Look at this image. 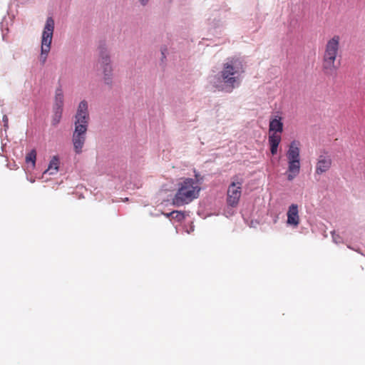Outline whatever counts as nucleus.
Segmentation results:
<instances>
[{"instance_id": "f257e3e1", "label": "nucleus", "mask_w": 365, "mask_h": 365, "mask_svg": "<svg viewBox=\"0 0 365 365\" xmlns=\"http://www.w3.org/2000/svg\"><path fill=\"white\" fill-rule=\"evenodd\" d=\"M243 71L242 62L232 59L224 64L220 73L209 76L208 81L215 89L230 93L237 86L239 76Z\"/></svg>"}, {"instance_id": "f03ea898", "label": "nucleus", "mask_w": 365, "mask_h": 365, "mask_svg": "<svg viewBox=\"0 0 365 365\" xmlns=\"http://www.w3.org/2000/svg\"><path fill=\"white\" fill-rule=\"evenodd\" d=\"M339 41L340 37L336 35L329 39L325 45L322 69L326 75H333L340 66V59H337L339 52Z\"/></svg>"}, {"instance_id": "7ed1b4c3", "label": "nucleus", "mask_w": 365, "mask_h": 365, "mask_svg": "<svg viewBox=\"0 0 365 365\" xmlns=\"http://www.w3.org/2000/svg\"><path fill=\"white\" fill-rule=\"evenodd\" d=\"M178 185V189L173 198L174 206H182L199 197L201 187L198 185H195L193 178H183Z\"/></svg>"}, {"instance_id": "20e7f679", "label": "nucleus", "mask_w": 365, "mask_h": 365, "mask_svg": "<svg viewBox=\"0 0 365 365\" xmlns=\"http://www.w3.org/2000/svg\"><path fill=\"white\" fill-rule=\"evenodd\" d=\"M55 28V22L51 16L46 19L41 35V55L39 61L43 65L51 50L53 35Z\"/></svg>"}, {"instance_id": "39448f33", "label": "nucleus", "mask_w": 365, "mask_h": 365, "mask_svg": "<svg viewBox=\"0 0 365 365\" xmlns=\"http://www.w3.org/2000/svg\"><path fill=\"white\" fill-rule=\"evenodd\" d=\"M98 63L103 74V81L109 87L113 86V68L111 66L110 57L104 46H100V56Z\"/></svg>"}, {"instance_id": "423d86ee", "label": "nucleus", "mask_w": 365, "mask_h": 365, "mask_svg": "<svg viewBox=\"0 0 365 365\" xmlns=\"http://www.w3.org/2000/svg\"><path fill=\"white\" fill-rule=\"evenodd\" d=\"M64 96L61 86L58 87L55 91L54 103L53 105V115L51 124L56 126L62 118L63 111Z\"/></svg>"}, {"instance_id": "0eeeda50", "label": "nucleus", "mask_w": 365, "mask_h": 365, "mask_svg": "<svg viewBox=\"0 0 365 365\" xmlns=\"http://www.w3.org/2000/svg\"><path fill=\"white\" fill-rule=\"evenodd\" d=\"M88 125H74V130L72 134V143L73 145V150L76 154L82 153L83 147L85 144L86 139V133Z\"/></svg>"}, {"instance_id": "6e6552de", "label": "nucleus", "mask_w": 365, "mask_h": 365, "mask_svg": "<svg viewBox=\"0 0 365 365\" xmlns=\"http://www.w3.org/2000/svg\"><path fill=\"white\" fill-rule=\"evenodd\" d=\"M89 119L88 103L86 100H82L78 103L74 115V125H88Z\"/></svg>"}, {"instance_id": "1a4fd4ad", "label": "nucleus", "mask_w": 365, "mask_h": 365, "mask_svg": "<svg viewBox=\"0 0 365 365\" xmlns=\"http://www.w3.org/2000/svg\"><path fill=\"white\" fill-rule=\"evenodd\" d=\"M331 157L326 153L320 154L317 158L315 174L322 175L328 171L331 166Z\"/></svg>"}, {"instance_id": "9d476101", "label": "nucleus", "mask_w": 365, "mask_h": 365, "mask_svg": "<svg viewBox=\"0 0 365 365\" xmlns=\"http://www.w3.org/2000/svg\"><path fill=\"white\" fill-rule=\"evenodd\" d=\"M240 195V187L237 186L235 182H232L227 190V205L232 207H235L238 204Z\"/></svg>"}, {"instance_id": "9b49d317", "label": "nucleus", "mask_w": 365, "mask_h": 365, "mask_svg": "<svg viewBox=\"0 0 365 365\" xmlns=\"http://www.w3.org/2000/svg\"><path fill=\"white\" fill-rule=\"evenodd\" d=\"M298 206L296 204H292L289 207L287 212V224L297 227L299 223V217L298 214Z\"/></svg>"}, {"instance_id": "f8f14e48", "label": "nucleus", "mask_w": 365, "mask_h": 365, "mask_svg": "<svg viewBox=\"0 0 365 365\" xmlns=\"http://www.w3.org/2000/svg\"><path fill=\"white\" fill-rule=\"evenodd\" d=\"M299 145L300 143L297 140H293L292 142H291L287 153V157L288 160H300Z\"/></svg>"}, {"instance_id": "ddd939ff", "label": "nucleus", "mask_w": 365, "mask_h": 365, "mask_svg": "<svg viewBox=\"0 0 365 365\" xmlns=\"http://www.w3.org/2000/svg\"><path fill=\"white\" fill-rule=\"evenodd\" d=\"M300 171V160H288L287 180L291 181L296 178Z\"/></svg>"}, {"instance_id": "4468645a", "label": "nucleus", "mask_w": 365, "mask_h": 365, "mask_svg": "<svg viewBox=\"0 0 365 365\" xmlns=\"http://www.w3.org/2000/svg\"><path fill=\"white\" fill-rule=\"evenodd\" d=\"M224 16H222L221 13L216 12L215 14L212 16V17H210L208 19L209 24L211 26V29H213L215 31V34H218V29L223 26Z\"/></svg>"}, {"instance_id": "2eb2a0df", "label": "nucleus", "mask_w": 365, "mask_h": 365, "mask_svg": "<svg viewBox=\"0 0 365 365\" xmlns=\"http://www.w3.org/2000/svg\"><path fill=\"white\" fill-rule=\"evenodd\" d=\"M59 169V158L57 155L53 156L52 159L49 162L48 168L44 171L45 173H48L49 175H55L58 173Z\"/></svg>"}, {"instance_id": "dca6fc26", "label": "nucleus", "mask_w": 365, "mask_h": 365, "mask_svg": "<svg viewBox=\"0 0 365 365\" xmlns=\"http://www.w3.org/2000/svg\"><path fill=\"white\" fill-rule=\"evenodd\" d=\"M283 130V123L281 117L275 116L270 120L269 122V131H274L282 133Z\"/></svg>"}, {"instance_id": "f3484780", "label": "nucleus", "mask_w": 365, "mask_h": 365, "mask_svg": "<svg viewBox=\"0 0 365 365\" xmlns=\"http://www.w3.org/2000/svg\"><path fill=\"white\" fill-rule=\"evenodd\" d=\"M281 137L276 134H272L269 136V143L270 145V152L274 155L277 152V148L280 143Z\"/></svg>"}, {"instance_id": "a211bd4d", "label": "nucleus", "mask_w": 365, "mask_h": 365, "mask_svg": "<svg viewBox=\"0 0 365 365\" xmlns=\"http://www.w3.org/2000/svg\"><path fill=\"white\" fill-rule=\"evenodd\" d=\"M36 151L35 149H32L26 155V162L27 163H31L32 168H34L36 165Z\"/></svg>"}, {"instance_id": "6ab92c4d", "label": "nucleus", "mask_w": 365, "mask_h": 365, "mask_svg": "<svg viewBox=\"0 0 365 365\" xmlns=\"http://www.w3.org/2000/svg\"><path fill=\"white\" fill-rule=\"evenodd\" d=\"M194 173L195 178L193 180L195 182V185H198L199 186H200V185L204 181V176L202 175L199 172H197L196 170H194Z\"/></svg>"}, {"instance_id": "aec40b11", "label": "nucleus", "mask_w": 365, "mask_h": 365, "mask_svg": "<svg viewBox=\"0 0 365 365\" xmlns=\"http://www.w3.org/2000/svg\"><path fill=\"white\" fill-rule=\"evenodd\" d=\"M173 213H174L173 218L176 219L178 222L182 221L185 218V215L181 211L174 210Z\"/></svg>"}, {"instance_id": "412c9836", "label": "nucleus", "mask_w": 365, "mask_h": 365, "mask_svg": "<svg viewBox=\"0 0 365 365\" xmlns=\"http://www.w3.org/2000/svg\"><path fill=\"white\" fill-rule=\"evenodd\" d=\"M332 238L334 242L339 243L341 242V237L338 235H335V232H333L332 233Z\"/></svg>"}, {"instance_id": "4be33fe9", "label": "nucleus", "mask_w": 365, "mask_h": 365, "mask_svg": "<svg viewBox=\"0 0 365 365\" xmlns=\"http://www.w3.org/2000/svg\"><path fill=\"white\" fill-rule=\"evenodd\" d=\"M166 52H167V48L165 47L161 48V56H162L161 61L162 62H163L164 59L166 58Z\"/></svg>"}, {"instance_id": "5701e85b", "label": "nucleus", "mask_w": 365, "mask_h": 365, "mask_svg": "<svg viewBox=\"0 0 365 365\" xmlns=\"http://www.w3.org/2000/svg\"><path fill=\"white\" fill-rule=\"evenodd\" d=\"M3 122H4V127L5 130H6L9 127V125H8V118H7L6 115H4V117H3Z\"/></svg>"}, {"instance_id": "b1692460", "label": "nucleus", "mask_w": 365, "mask_h": 365, "mask_svg": "<svg viewBox=\"0 0 365 365\" xmlns=\"http://www.w3.org/2000/svg\"><path fill=\"white\" fill-rule=\"evenodd\" d=\"M150 0H138L141 6H145L148 5Z\"/></svg>"}, {"instance_id": "393cba45", "label": "nucleus", "mask_w": 365, "mask_h": 365, "mask_svg": "<svg viewBox=\"0 0 365 365\" xmlns=\"http://www.w3.org/2000/svg\"><path fill=\"white\" fill-rule=\"evenodd\" d=\"M164 215L166 216V217H173L174 213L173 212H168V213H164Z\"/></svg>"}, {"instance_id": "a878e982", "label": "nucleus", "mask_w": 365, "mask_h": 365, "mask_svg": "<svg viewBox=\"0 0 365 365\" xmlns=\"http://www.w3.org/2000/svg\"><path fill=\"white\" fill-rule=\"evenodd\" d=\"M34 181H35V180H33V179H31V180H30V182H34Z\"/></svg>"}, {"instance_id": "bb28decb", "label": "nucleus", "mask_w": 365, "mask_h": 365, "mask_svg": "<svg viewBox=\"0 0 365 365\" xmlns=\"http://www.w3.org/2000/svg\"><path fill=\"white\" fill-rule=\"evenodd\" d=\"M247 223L248 227H251V223H249V222H247Z\"/></svg>"}, {"instance_id": "cd10ccee", "label": "nucleus", "mask_w": 365, "mask_h": 365, "mask_svg": "<svg viewBox=\"0 0 365 365\" xmlns=\"http://www.w3.org/2000/svg\"><path fill=\"white\" fill-rule=\"evenodd\" d=\"M4 144H2V145H1V148H2V150L4 149Z\"/></svg>"}]
</instances>
